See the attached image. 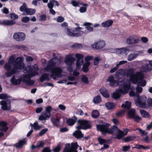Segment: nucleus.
Segmentation results:
<instances>
[{
	"instance_id": "obj_49",
	"label": "nucleus",
	"mask_w": 152,
	"mask_h": 152,
	"mask_svg": "<svg viewBox=\"0 0 152 152\" xmlns=\"http://www.w3.org/2000/svg\"><path fill=\"white\" fill-rule=\"evenodd\" d=\"M132 118L134 119V121L137 123L139 122L140 121L142 120V118L141 117L136 115H135Z\"/></svg>"
},
{
	"instance_id": "obj_14",
	"label": "nucleus",
	"mask_w": 152,
	"mask_h": 152,
	"mask_svg": "<svg viewBox=\"0 0 152 152\" xmlns=\"http://www.w3.org/2000/svg\"><path fill=\"white\" fill-rule=\"evenodd\" d=\"M13 37L17 41L21 42L23 41L25 39L26 35L23 32H16L14 33Z\"/></svg>"
},
{
	"instance_id": "obj_36",
	"label": "nucleus",
	"mask_w": 152,
	"mask_h": 152,
	"mask_svg": "<svg viewBox=\"0 0 152 152\" xmlns=\"http://www.w3.org/2000/svg\"><path fill=\"white\" fill-rule=\"evenodd\" d=\"M138 56V54L131 53L128 57L127 60L129 61H131L136 58Z\"/></svg>"
},
{
	"instance_id": "obj_1",
	"label": "nucleus",
	"mask_w": 152,
	"mask_h": 152,
	"mask_svg": "<svg viewBox=\"0 0 152 152\" xmlns=\"http://www.w3.org/2000/svg\"><path fill=\"white\" fill-rule=\"evenodd\" d=\"M4 68L8 71L5 74L7 77H10L14 74H18L19 73V70H22L23 69L24 73H28L24 75L23 77L18 79H16L14 76H13L10 81L12 84L16 85L20 84L22 81L26 83L27 85H33L34 82V81L31 80V78L39 74L38 72L39 69L37 64H35L32 66H27L25 67L23 58L18 57L15 60L13 56L10 57L8 62L4 65Z\"/></svg>"
},
{
	"instance_id": "obj_45",
	"label": "nucleus",
	"mask_w": 152,
	"mask_h": 152,
	"mask_svg": "<svg viewBox=\"0 0 152 152\" xmlns=\"http://www.w3.org/2000/svg\"><path fill=\"white\" fill-rule=\"evenodd\" d=\"M81 81L85 84L88 83V78L85 75H83L81 78Z\"/></svg>"
},
{
	"instance_id": "obj_54",
	"label": "nucleus",
	"mask_w": 152,
	"mask_h": 152,
	"mask_svg": "<svg viewBox=\"0 0 152 152\" xmlns=\"http://www.w3.org/2000/svg\"><path fill=\"white\" fill-rule=\"evenodd\" d=\"M10 17L12 19L15 20L18 18V15L15 13H13L10 14Z\"/></svg>"
},
{
	"instance_id": "obj_2",
	"label": "nucleus",
	"mask_w": 152,
	"mask_h": 152,
	"mask_svg": "<svg viewBox=\"0 0 152 152\" xmlns=\"http://www.w3.org/2000/svg\"><path fill=\"white\" fill-rule=\"evenodd\" d=\"M58 61L57 58L56 57L52 58L48 61L47 66L44 68L45 71L50 72V77L54 80L63 77V69L60 66H56Z\"/></svg>"
},
{
	"instance_id": "obj_7",
	"label": "nucleus",
	"mask_w": 152,
	"mask_h": 152,
	"mask_svg": "<svg viewBox=\"0 0 152 152\" xmlns=\"http://www.w3.org/2000/svg\"><path fill=\"white\" fill-rule=\"evenodd\" d=\"M149 60L144 59L143 60L140 61H136L135 62L137 63H140L142 65L139 68L140 70L139 72H141L143 73V72H148L151 71L152 70V66L150 65L149 63Z\"/></svg>"
},
{
	"instance_id": "obj_8",
	"label": "nucleus",
	"mask_w": 152,
	"mask_h": 152,
	"mask_svg": "<svg viewBox=\"0 0 152 152\" xmlns=\"http://www.w3.org/2000/svg\"><path fill=\"white\" fill-rule=\"evenodd\" d=\"M77 123L78 126L76 127V128L78 129L86 130L91 127L90 122L87 120L80 119L78 120Z\"/></svg>"
},
{
	"instance_id": "obj_28",
	"label": "nucleus",
	"mask_w": 152,
	"mask_h": 152,
	"mask_svg": "<svg viewBox=\"0 0 152 152\" xmlns=\"http://www.w3.org/2000/svg\"><path fill=\"white\" fill-rule=\"evenodd\" d=\"M73 135L77 138H80L83 137V134L80 129H78L73 133Z\"/></svg>"
},
{
	"instance_id": "obj_37",
	"label": "nucleus",
	"mask_w": 152,
	"mask_h": 152,
	"mask_svg": "<svg viewBox=\"0 0 152 152\" xmlns=\"http://www.w3.org/2000/svg\"><path fill=\"white\" fill-rule=\"evenodd\" d=\"M84 26H86V28L89 31H92L93 30V28L92 27L90 26H93V24L92 23H86L84 24Z\"/></svg>"
},
{
	"instance_id": "obj_30",
	"label": "nucleus",
	"mask_w": 152,
	"mask_h": 152,
	"mask_svg": "<svg viewBox=\"0 0 152 152\" xmlns=\"http://www.w3.org/2000/svg\"><path fill=\"white\" fill-rule=\"evenodd\" d=\"M26 143L25 140H20L18 142L16 143L14 146L17 148H21Z\"/></svg>"
},
{
	"instance_id": "obj_57",
	"label": "nucleus",
	"mask_w": 152,
	"mask_h": 152,
	"mask_svg": "<svg viewBox=\"0 0 152 152\" xmlns=\"http://www.w3.org/2000/svg\"><path fill=\"white\" fill-rule=\"evenodd\" d=\"M138 130L139 133L141 134V136H142L146 135L147 134V132L143 130L140 129H138Z\"/></svg>"
},
{
	"instance_id": "obj_58",
	"label": "nucleus",
	"mask_w": 152,
	"mask_h": 152,
	"mask_svg": "<svg viewBox=\"0 0 152 152\" xmlns=\"http://www.w3.org/2000/svg\"><path fill=\"white\" fill-rule=\"evenodd\" d=\"M46 19V15L43 14L40 16V20L41 21H45Z\"/></svg>"
},
{
	"instance_id": "obj_10",
	"label": "nucleus",
	"mask_w": 152,
	"mask_h": 152,
	"mask_svg": "<svg viewBox=\"0 0 152 152\" xmlns=\"http://www.w3.org/2000/svg\"><path fill=\"white\" fill-rule=\"evenodd\" d=\"M78 145L77 142L72 143L71 145L69 143H67L66 145L64 150V152H77L76 150Z\"/></svg>"
},
{
	"instance_id": "obj_29",
	"label": "nucleus",
	"mask_w": 152,
	"mask_h": 152,
	"mask_svg": "<svg viewBox=\"0 0 152 152\" xmlns=\"http://www.w3.org/2000/svg\"><path fill=\"white\" fill-rule=\"evenodd\" d=\"M36 12V10L34 9L27 8L26 13L23 12V15H32L34 14Z\"/></svg>"
},
{
	"instance_id": "obj_9",
	"label": "nucleus",
	"mask_w": 152,
	"mask_h": 152,
	"mask_svg": "<svg viewBox=\"0 0 152 152\" xmlns=\"http://www.w3.org/2000/svg\"><path fill=\"white\" fill-rule=\"evenodd\" d=\"M52 109V107L51 106L47 107L45 108V111L42 112L39 116V120L40 121L44 120L45 121L46 120L48 119L51 115Z\"/></svg>"
},
{
	"instance_id": "obj_19",
	"label": "nucleus",
	"mask_w": 152,
	"mask_h": 152,
	"mask_svg": "<svg viewBox=\"0 0 152 152\" xmlns=\"http://www.w3.org/2000/svg\"><path fill=\"white\" fill-rule=\"evenodd\" d=\"M64 31L66 33L70 36L77 37L80 36L81 35L80 32L78 31H77L74 33L71 32L69 28H65Z\"/></svg>"
},
{
	"instance_id": "obj_23",
	"label": "nucleus",
	"mask_w": 152,
	"mask_h": 152,
	"mask_svg": "<svg viewBox=\"0 0 152 152\" xmlns=\"http://www.w3.org/2000/svg\"><path fill=\"white\" fill-rule=\"evenodd\" d=\"M8 129L7 123L4 121L0 122V130L2 132H6Z\"/></svg>"
},
{
	"instance_id": "obj_20",
	"label": "nucleus",
	"mask_w": 152,
	"mask_h": 152,
	"mask_svg": "<svg viewBox=\"0 0 152 152\" xmlns=\"http://www.w3.org/2000/svg\"><path fill=\"white\" fill-rule=\"evenodd\" d=\"M77 119V117L75 116H74L71 118L67 119L66 120V122L69 126H72L75 124Z\"/></svg>"
},
{
	"instance_id": "obj_61",
	"label": "nucleus",
	"mask_w": 152,
	"mask_h": 152,
	"mask_svg": "<svg viewBox=\"0 0 152 152\" xmlns=\"http://www.w3.org/2000/svg\"><path fill=\"white\" fill-rule=\"evenodd\" d=\"M86 7H81L79 11L81 13H84L86 11Z\"/></svg>"
},
{
	"instance_id": "obj_47",
	"label": "nucleus",
	"mask_w": 152,
	"mask_h": 152,
	"mask_svg": "<svg viewBox=\"0 0 152 152\" xmlns=\"http://www.w3.org/2000/svg\"><path fill=\"white\" fill-rule=\"evenodd\" d=\"M101 58L99 56H98L94 58V64L95 65L97 64Z\"/></svg>"
},
{
	"instance_id": "obj_39",
	"label": "nucleus",
	"mask_w": 152,
	"mask_h": 152,
	"mask_svg": "<svg viewBox=\"0 0 152 152\" xmlns=\"http://www.w3.org/2000/svg\"><path fill=\"white\" fill-rule=\"evenodd\" d=\"M97 140L99 144L100 145H103L104 144L107 143L108 140L106 139L102 138L101 137H99L97 138Z\"/></svg>"
},
{
	"instance_id": "obj_22",
	"label": "nucleus",
	"mask_w": 152,
	"mask_h": 152,
	"mask_svg": "<svg viewBox=\"0 0 152 152\" xmlns=\"http://www.w3.org/2000/svg\"><path fill=\"white\" fill-rule=\"evenodd\" d=\"M116 52L119 54H124L126 55L129 52V50L126 48H119L117 49Z\"/></svg>"
},
{
	"instance_id": "obj_11",
	"label": "nucleus",
	"mask_w": 152,
	"mask_h": 152,
	"mask_svg": "<svg viewBox=\"0 0 152 152\" xmlns=\"http://www.w3.org/2000/svg\"><path fill=\"white\" fill-rule=\"evenodd\" d=\"M139 40L138 36L135 35H130L126 39V43L128 45H133L137 43Z\"/></svg>"
},
{
	"instance_id": "obj_60",
	"label": "nucleus",
	"mask_w": 152,
	"mask_h": 152,
	"mask_svg": "<svg viewBox=\"0 0 152 152\" xmlns=\"http://www.w3.org/2000/svg\"><path fill=\"white\" fill-rule=\"evenodd\" d=\"M64 18L61 16H58L57 18V21L58 22H62L64 20Z\"/></svg>"
},
{
	"instance_id": "obj_4",
	"label": "nucleus",
	"mask_w": 152,
	"mask_h": 152,
	"mask_svg": "<svg viewBox=\"0 0 152 152\" xmlns=\"http://www.w3.org/2000/svg\"><path fill=\"white\" fill-rule=\"evenodd\" d=\"M122 84L119 86V89L116 90V92H114L112 95L113 98L117 99L121 96V94H124L127 93L130 88V83L129 81L124 82V80L123 79L120 82Z\"/></svg>"
},
{
	"instance_id": "obj_35",
	"label": "nucleus",
	"mask_w": 152,
	"mask_h": 152,
	"mask_svg": "<svg viewBox=\"0 0 152 152\" xmlns=\"http://www.w3.org/2000/svg\"><path fill=\"white\" fill-rule=\"evenodd\" d=\"M140 113L142 117L145 118H149L150 115L148 112L143 110H140Z\"/></svg>"
},
{
	"instance_id": "obj_44",
	"label": "nucleus",
	"mask_w": 152,
	"mask_h": 152,
	"mask_svg": "<svg viewBox=\"0 0 152 152\" xmlns=\"http://www.w3.org/2000/svg\"><path fill=\"white\" fill-rule=\"evenodd\" d=\"M99 115V112L97 110L93 111L92 113V116L94 118H96L98 117Z\"/></svg>"
},
{
	"instance_id": "obj_26",
	"label": "nucleus",
	"mask_w": 152,
	"mask_h": 152,
	"mask_svg": "<svg viewBox=\"0 0 152 152\" xmlns=\"http://www.w3.org/2000/svg\"><path fill=\"white\" fill-rule=\"evenodd\" d=\"M51 122L54 126H58L60 125V119L58 118L53 117L51 118Z\"/></svg>"
},
{
	"instance_id": "obj_34",
	"label": "nucleus",
	"mask_w": 152,
	"mask_h": 152,
	"mask_svg": "<svg viewBox=\"0 0 152 152\" xmlns=\"http://www.w3.org/2000/svg\"><path fill=\"white\" fill-rule=\"evenodd\" d=\"M128 115L129 118H132L136 115L135 110L134 109L129 110L128 112Z\"/></svg>"
},
{
	"instance_id": "obj_32",
	"label": "nucleus",
	"mask_w": 152,
	"mask_h": 152,
	"mask_svg": "<svg viewBox=\"0 0 152 152\" xmlns=\"http://www.w3.org/2000/svg\"><path fill=\"white\" fill-rule=\"evenodd\" d=\"M144 77V74L143 73V76L142 78L139 79H137V82L136 84L137 83L138 86H144L146 84V82L144 80H143V79Z\"/></svg>"
},
{
	"instance_id": "obj_52",
	"label": "nucleus",
	"mask_w": 152,
	"mask_h": 152,
	"mask_svg": "<svg viewBox=\"0 0 152 152\" xmlns=\"http://www.w3.org/2000/svg\"><path fill=\"white\" fill-rule=\"evenodd\" d=\"M122 151H128L131 148V146L129 145L127 146H123L122 147Z\"/></svg>"
},
{
	"instance_id": "obj_15",
	"label": "nucleus",
	"mask_w": 152,
	"mask_h": 152,
	"mask_svg": "<svg viewBox=\"0 0 152 152\" xmlns=\"http://www.w3.org/2000/svg\"><path fill=\"white\" fill-rule=\"evenodd\" d=\"M105 43L104 41H99L97 42H95L91 45V47L93 48L96 49H101L105 46Z\"/></svg>"
},
{
	"instance_id": "obj_38",
	"label": "nucleus",
	"mask_w": 152,
	"mask_h": 152,
	"mask_svg": "<svg viewBox=\"0 0 152 152\" xmlns=\"http://www.w3.org/2000/svg\"><path fill=\"white\" fill-rule=\"evenodd\" d=\"M105 106L109 110L113 109L115 106V104L113 103L107 102L105 104Z\"/></svg>"
},
{
	"instance_id": "obj_43",
	"label": "nucleus",
	"mask_w": 152,
	"mask_h": 152,
	"mask_svg": "<svg viewBox=\"0 0 152 152\" xmlns=\"http://www.w3.org/2000/svg\"><path fill=\"white\" fill-rule=\"evenodd\" d=\"M131 103L130 102L128 101H126L124 104H123L121 105V107H123L129 108L131 106Z\"/></svg>"
},
{
	"instance_id": "obj_13",
	"label": "nucleus",
	"mask_w": 152,
	"mask_h": 152,
	"mask_svg": "<svg viewBox=\"0 0 152 152\" xmlns=\"http://www.w3.org/2000/svg\"><path fill=\"white\" fill-rule=\"evenodd\" d=\"M0 104L1 108L4 110H10L11 109V102L9 100H3L1 101Z\"/></svg>"
},
{
	"instance_id": "obj_41",
	"label": "nucleus",
	"mask_w": 152,
	"mask_h": 152,
	"mask_svg": "<svg viewBox=\"0 0 152 152\" xmlns=\"http://www.w3.org/2000/svg\"><path fill=\"white\" fill-rule=\"evenodd\" d=\"M27 5L25 3H23V4L20 7V10L21 12H24L26 13L27 9Z\"/></svg>"
},
{
	"instance_id": "obj_64",
	"label": "nucleus",
	"mask_w": 152,
	"mask_h": 152,
	"mask_svg": "<svg viewBox=\"0 0 152 152\" xmlns=\"http://www.w3.org/2000/svg\"><path fill=\"white\" fill-rule=\"evenodd\" d=\"M141 40L144 43H146L148 41V39L147 38L145 37H142L141 38Z\"/></svg>"
},
{
	"instance_id": "obj_25",
	"label": "nucleus",
	"mask_w": 152,
	"mask_h": 152,
	"mask_svg": "<svg viewBox=\"0 0 152 152\" xmlns=\"http://www.w3.org/2000/svg\"><path fill=\"white\" fill-rule=\"evenodd\" d=\"M100 91L101 94L104 97L107 98L109 97V94L105 88H102L100 90Z\"/></svg>"
},
{
	"instance_id": "obj_63",
	"label": "nucleus",
	"mask_w": 152,
	"mask_h": 152,
	"mask_svg": "<svg viewBox=\"0 0 152 152\" xmlns=\"http://www.w3.org/2000/svg\"><path fill=\"white\" fill-rule=\"evenodd\" d=\"M93 57L92 56H88L85 58V60L86 61H88L93 59Z\"/></svg>"
},
{
	"instance_id": "obj_21",
	"label": "nucleus",
	"mask_w": 152,
	"mask_h": 152,
	"mask_svg": "<svg viewBox=\"0 0 152 152\" xmlns=\"http://www.w3.org/2000/svg\"><path fill=\"white\" fill-rule=\"evenodd\" d=\"M71 4L72 5L75 7H79V4L82 5L84 7H86L88 5V4L84 3L80 0H78L77 1L73 0L71 1Z\"/></svg>"
},
{
	"instance_id": "obj_27",
	"label": "nucleus",
	"mask_w": 152,
	"mask_h": 152,
	"mask_svg": "<svg viewBox=\"0 0 152 152\" xmlns=\"http://www.w3.org/2000/svg\"><path fill=\"white\" fill-rule=\"evenodd\" d=\"M16 22L13 20H3L1 24L4 25L11 26L15 24Z\"/></svg>"
},
{
	"instance_id": "obj_55",
	"label": "nucleus",
	"mask_w": 152,
	"mask_h": 152,
	"mask_svg": "<svg viewBox=\"0 0 152 152\" xmlns=\"http://www.w3.org/2000/svg\"><path fill=\"white\" fill-rule=\"evenodd\" d=\"M142 90V88L140 87L139 86H138L137 85V86L136 88V91L137 94L139 93H141Z\"/></svg>"
},
{
	"instance_id": "obj_31",
	"label": "nucleus",
	"mask_w": 152,
	"mask_h": 152,
	"mask_svg": "<svg viewBox=\"0 0 152 152\" xmlns=\"http://www.w3.org/2000/svg\"><path fill=\"white\" fill-rule=\"evenodd\" d=\"M49 75L47 73H44L42 75L40 78V80L42 82L44 81L49 80Z\"/></svg>"
},
{
	"instance_id": "obj_59",
	"label": "nucleus",
	"mask_w": 152,
	"mask_h": 152,
	"mask_svg": "<svg viewBox=\"0 0 152 152\" xmlns=\"http://www.w3.org/2000/svg\"><path fill=\"white\" fill-rule=\"evenodd\" d=\"M118 68L119 66H118V65L116 64L115 67L111 69L110 72L111 73L114 72L118 69Z\"/></svg>"
},
{
	"instance_id": "obj_33",
	"label": "nucleus",
	"mask_w": 152,
	"mask_h": 152,
	"mask_svg": "<svg viewBox=\"0 0 152 152\" xmlns=\"http://www.w3.org/2000/svg\"><path fill=\"white\" fill-rule=\"evenodd\" d=\"M30 125L31 127H33L34 130L36 131L39 130L41 128V126L38 125L37 121H36L33 124H30Z\"/></svg>"
},
{
	"instance_id": "obj_24",
	"label": "nucleus",
	"mask_w": 152,
	"mask_h": 152,
	"mask_svg": "<svg viewBox=\"0 0 152 152\" xmlns=\"http://www.w3.org/2000/svg\"><path fill=\"white\" fill-rule=\"evenodd\" d=\"M113 23V21L112 20H107L101 23L102 26L105 27H109L111 26Z\"/></svg>"
},
{
	"instance_id": "obj_18",
	"label": "nucleus",
	"mask_w": 152,
	"mask_h": 152,
	"mask_svg": "<svg viewBox=\"0 0 152 152\" xmlns=\"http://www.w3.org/2000/svg\"><path fill=\"white\" fill-rule=\"evenodd\" d=\"M124 76H125L124 70L122 69H119L116 72L115 74L116 78L118 80L122 79Z\"/></svg>"
},
{
	"instance_id": "obj_50",
	"label": "nucleus",
	"mask_w": 152,
	"mask_h": 152,
	"mask_svg": "<svg viewBox=\"0 0 152 152\" xmlns=\"http://www.w3.org/2000/svg\"><path fill=\"white\" fill-rule=\"evenodd\" d=\"M48 130L47 128L41 130L39 133V135L42 136L44 135Z\"/></svg>"
},
{
	"instance_id": "obj_16",
	"label": "nucleus",
	"mask_w": 152,
	"mask_h": 152,
	"mask_svg": "<svg viewBox=\"0 0 152 152\" xmlns=\"http://www.w3.org/2000/svg\"><path fill=\"white\" fill-rule=\"evenodd\" d=\"M107 81L110 82V85L112 87H116L119 85V81L114 79V76H110L108 78Z\"/></svg>"
},
{
	"instance_id": "obj_46",
	"label": "nucleus",
	"mask_w": 152,
	"mask_h": 152,
	"mask_svg": "<svg viewBox=\"0 0 152 152\" xmlns=\"http://www.w3.org/2000/svg\"><path fill=\"white\" fill-rule=\"evenodd\" d=\"M133 148H136L139 149H146L149 148L148 147H145L143 145H136V146Z\"/></svg>"
},
{
	"instance_id": "obj_42",
	"label": "nucleus",
	"mask_w": 152,
	"mask_h": 152,
	"mask_svg": "<svg viewBox=\"0 0 152 152\" xmlns=\"http://www.w3.org/2000/svg\"><path fill=\"white\" fill-rule=\"evenodd\" d=\"M135 138L133 136H129L123 138V140L124 142H127L133 140Z\"/></svg>"
},
{
	"instance_id": "obj_51",
	"label": "nucleus",
	"mask_w": 152,
	"mask_h": 152,
	"mask_svg": "<svg viewBox=\"0 0 152 152\" xmlns=\"http://www.w3.org/2000/svg\"><path fill=\"white\" fill-rule=\"evenodd\" d=\"M72 47L75 48L76 49H80L82 48V45L81 44L76 43L72 45Z\"/></svg>"
},
{
	"instance_id": "obj_5",
	"label": "nucleus",
	"mask_w": 152,
	"mask_h": 152,
	"mask_svg": "<svg viewBox=\"0 0 152 152\" xmlns=\"http://www.w3.org/2000/svg\"><path fill=\"white\" fill-rule=\"evenodd\" d=\"M135 71L133 68H130L124 70L125 76L126 77H130V80L133 83L136 84L137 79H140L143 77V73L141 72H137L135 74H134Z\"/></svg>"
},
{
	"instance_id": "obj_40",
	"label": "nucleus",
	"mask_w": 152,
	"mask_h": 152,
	"mask_svg": "<svg viewBox=\"0 0 152 152\" xmlns=\"http://www.w3.org/2000/svg\"><path fill=\"white\" fill-rule=\"evenodd\" d=\"M102 101L100 96L98 95L95 97L93 99V102L94 103H99Z\"/></svg>"
},
{
	"instance_id": "obj_6",
	"label": "nucleus",
	"mask_w": 152,
	"mask_h": 152,
	"mask_svg": "<svg viewBox=\"0 0 152 152\" xmlns=\"http://www.w3.org/2000/svg\"><path fill=\"white\" fill-rule=\"evenodd\" d=\"M134 100L136 105L139 107L144 109L148 108L147 97L145 96H140L139 95H137L134 97Z\"/></svg>"
},
{
	"instance_id": "obj_3",
	"label": "nucleus",
	"mask_w": 152,
	"mask_h": 152,
	"mask_svg": "<svg viewBox=\"0 0 152 152\" xmlns=\"http://www.w3.org/2000/svg\"><path fill=\"white\" fill-rule=\"evenodd\" d=\"M110 125L109 123H104L102 125H97L96 127L97 130L101 131L102 134L103 135H105L107 133L112 134L117 131L118 132L116 133V137L114 138L118 139H121L127 133L128 129H124L123 132L118 129L115 126H114L112 128H109Z\"/></svg>"
},
{
	"instance_id": "obj_53",
	"label": "nucleus",
	"mask_w": 152,
	"mask_h": 152,
	"mask_svg": "<svg viewBox=\"0 0 152 152\" xmlns=\"http://www.w3.org/2000/svg\"><path fill=\"white\" fill-rule=\"evenodd\" d=\"M147 102L148 103V108L149 107L152 106V98H148L147 99Z\"/></svg>"
},
{
	"instance_id": "obj_12",
	"label": "nucleus",
	"mask_w": 152,
	"mask_h": 152,
	"mask_svg": "<svg viewBox=\"0 0 152 152\" xmlns=\"http://www.w3.org/2000/svg\"><path fill=\"white\" fill-rule=\"evenodd\" d=\"M75 57L77 58L76 61V70H77L80 68V66L83 64L84 61L83 59V56L81 54H76Z\"/></svg>"
},
{
	"instance_id": "obj_62",
	"label": "nucleus",
	"mask_w": 152,
	"mask_h": 152,
	"mask_svg": "<svg viewBox=\"0 0 152 152\" xmlns=\"http://www.w3.org/2000/svg\"><path fill=\"white\" fill-rule=\"evenodd\" d=\"M129 96H134V98L137 96V95H139L137 94H135V93L132 91H131L129 93Z\"/></svg>"
},
{
	"instance_id": "obj_56",
	"label": "nucleus",
	"mask_w": 152,
	"mask_h": 152,
	"mask_svg": "<svg viewBox=\"0 0 152 152\" xmlns=\"http://www.w3.org/2000/svg\"><path fill=\"white\" fill-rule=\"evenodd\" d=\"M30 20V18L27 16L23 17L22 19V21L25 23H27Z\"/></svg>"
},
{
	"instance_id": "obj_48",
	"label": "nucleus",
	"mask_w": 152,
	"mask_h": 152,
	"mask_svg": "<svg viewBox=\"0 0 152 152\" xmlns=\"http://www.w3.org/2000/svg\"><path fill=\"white\" fill-rule=\"evenodd\" d=\"M9 97L10 96L6 94H0V99H6L9 98Z\"/></svg>"
},
{
	"instance_id": "obj_17",
	"label": "nucleus",
	"mask_w": 152,
	"mask_h": 152,
	"mask_svg": "<svg viewBox=\"0 0 152 152\" xmlns=\"http://www.w3.org/2000/svg\"><path fill=\"white\" fill-rule=\"evenodd\" d=\"M75 60V58L71 54H69L66 56L64 62L67 65H72Z\"/></svg>"
}]
</instances>
